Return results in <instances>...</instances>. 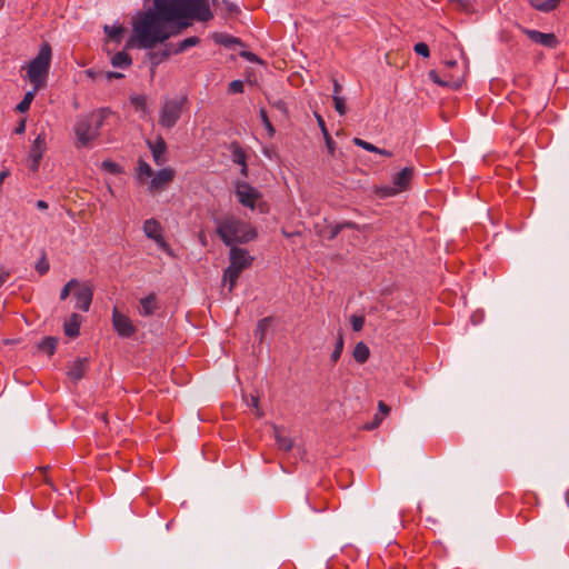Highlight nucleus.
<instances>
[{"label":"nucleus","instance_id":"1","mask_svg":"<svg viewBox=\"0 0 569 569\" xmlns=\"http://www.w3.org/2000/svg\"><path fill=\"white\" fill-rule=\"evenodd\" d=\"M213 18L209 0H153L152 8L137 14L132 42L139 49H153L197 22Z\"/></svg>","mask_w":569,"mask_h":569},{"label":"nucleus","instance_id":"2","mask_svg":"<svg viewBox=\"0 0 569 569\" xmlns=\"http://www.w3.org/2000/svg\"><path fill=\"white\" fill-rule=\"evenodd\" d=\"M112 114L109 108H99L87 114H79L73 124L76 134V147L89 148L91 143L100 136V130L104 121Z\"/></svg>","mask_w":569,"mask_h":569},{"label":"nucleus","instance_id":"3","mask_svg":"<svg viewBox=\"0 0 569 569\" xmlns=\"http://www.w3.org/2000/svg\"><path fill=\"white\" fill-rule=\"evenodd\" d=\"M216 231L226 246L247 243L257 236L256 229L234 216L216 219Z\"/></svg>","mask_w":569,"mask_h":569},{"label":"nucleus","instance_id":"4","mask_svg":"<svg viewBox=\"0 0 569 569\" xmlns=\"http://www.w3.org/2000/svg\"><path fill=\"white\" fill-rule=\"evenodd\" d=\"M51 56L50 44L43 43L38 54L28 64L27 77L32 87H34V90H40L46 84L51 64Z\"/></svg>","mask_w":569,"mask_h":569},{"label":"nucleus","instance_id":"5","mask_svg":"<svg viewBox=\"0 0 569 569\" xmlns=\"http://www.w3.org/2000/svg\"><path fill=\"white\" fill-rule=\"evenodd\" d=\"M252 260L253 258L246 249L231 247L230 264L223 273L224 282H229V291L234 288L240 273L251 266Z\"/></svg>","mask_w":569,"mask_h":569},{"label":"nucleus","instance_id":"6","mask_svg":"<svg viewBox=\"0 0 569 569\" xmlns=\"http://www.w3.org/2000/svg\"><path fill=\"white\" fill-rule=\"evenodd\" d=\"M187 96L166 99L160 109L159 124L166 129L173 128L180 120L183 111L187 109Z\"/></svg>","mask_w":569,"mask_h":569},{"label":"nucleus","instance_id":"7","mask_svg":"<svg viewBox=\"0 0 569 569\" xmlns=\"http://www.w3.org/2000/svg\"><path fill=\"white\" fill-rule=\"evenodd\" d=\"M413 176V168L406 167L395 174L392 186H387L381 189L383 197H392L399 192L407 190Z\"/></svg>","mask_w":569,"mask_h":569},{"label":"nucleus","instance_id":"8","mask_svg":"<svg viewBox=\"0 0 569 569\" xmlns=\"http://www.w3.org/2000/svg\"><path fill=\"white\" fill-rule=\"evenodd\" d=\"M47 151V136L44 131H41L37 134L33 140L28 156L29 169L32 172H37L39 170L41 160L43 158L44 152Z\"/></svg>","mask_w":569,"mask_h":569},{"label":"nucleus","instance_id":"9","mask_svg":"<svg viewBox=\"0 0 569 569\" xmlns=\"http://www.w3.org/2000/svg\"><path fill=\"white\" fill-rule=\"evenodd\" d=\"M112 326L117 333L122 338H130L137 331L131 319L127 315L121 313L116 307L112 311Z\"/></svg>","mask_w":569,"mask_h":569},{"label":"nucleus","instance_id":"10","mask_svg":"<svg viewBox=\"0 0 569 569\" xmlns=\"http://www.w3.org/2000/svg\"><path fill=\"white\" fill-rule=\"evenodd\" d=\"M236 196L242 206L250 209L254 208L257 200L260 198L259 191L244 181L236 183Z\"/></svg>","mask_w":569,"mask_h":569},{"label":"nucleus","instance_id":"11","mask_svg":"<svg viewBox=\"0 0 569 569\" xmlns=\"http://www.w3.org/2000/svg\"><path fill=\"white\" fill-rule=\"evenodd\" d=\"M143 232L149 239H152L162 251H170V247L162 236V227L156 219L151 218L144 221Z\"/></svg>","mask_w":569,"mask_h":569},{"label":"nucleus","instance_id":"12","mask_svg":"<svg viewBox=\"0 0 569 569\" xmlns=\"http://www.w3.org/2000/svg\"><path fill=\"white\" fill-rule=\"evenodd\" d=\"M76 297V308L87 312L90 309L92 298H93V289L88 282H80L74 290Z\"/></svg>","mask_w":569,"mask_h":569},{"label":"nucleus","instance_id":"13","mask_svg":"<svg viewBox=\"0 0 569 569\" xmlns=\"http://www.w3.org/2000/svg\"><path fill=\"white\" fill-rule=\"evenodd\" d=\"M522 32L535 43L541 44L546 48H556L558 39L553 33H543L538 30L523 28Z\"/></svg>","mask_w":569,"mask_h":569},{"label":"nucleus","instance_id":"14","mask_svg":"<svg viewBox=\"0 0 569 569\" xmlns=\"http://www.w3.org/2000/svg\"><path fill=\"white\" fill-rule=\"evenodd\" d=\"M174 178V170L171 168H163L159 170L150 181L149 188L151 191H157L167 187Z\"/></svg>","mask_w":569,"mask_h":569},{"label":"nucleus","instance_id":"15","mask_svg":"<svg viewBox=\"0 0 569 569\" xmlns=\"http://www.w3.org/2000/svg\"><path fill=\"white\" fill-rule=\"evenodd\" d=\"M148 146L151 150L153 161L157 166L166 163L167 144L162 138H158L154 142L148 141Z\"/></svg>","mask_w":569,"mask_h":569},{"label":"nucleus","instance_id":"16","mask_svg":"<svg viewBox=\"0 0 569 569\" xmlns=\"http://www.w3.org/2000/svg\"><path fill=\"white\" fill-rule=\"evenodd\" d=\"M231 159L234 163L241 167L240 173L243 177L248 176L247 153L244 149L237 142L231 143Z\"/></svg>","mask_w":569,"mask_h":569},{"label":"nucleus","instance_id":"17","mask_svg":"<svg viewBox=\"0 0 569 569\" xmlns=\"http://www.w3.org/2000/svg\"><path fill=\"white\" fill-rule=\"evenodd\" d=\"M88 369V359L87 358H79L72 362V365L69 367L68 376L70 379L78 381L82 379L87 372Z\"/></svg>","mask_w":569,"mask_h":569},{"label":"nucleus","instance_id":"18","mask_svg":"<svg viewBox=\"0 0 569 569\" xmlns=\"http://www.w3.org/2000/svg\"><path fill=\"white\" fill-rule=\"evenodd\" d=\"M157 308V298L154 293H150L140 300L139 312L141 316L149 317L156 312Z\"/></svg>","mask_w":569,"mask_h":569},{"label":"nucleus","instance_id":"19","mask_svg":"<svg viewBox=\"0 0 569 569\" xmlns=\"http://www.w3.org/2000/svg\"><path fill=\"white\" fill-rule=\"evenodd\" d=\"M561 0H529V4L541 12H550L555 10Z\"/></svg>","mask_w":569,"mask_h":569},{"label":"nucleus","instance_id":"20","mask_svg":"<svg viewBox=\"0 0 569 569\" xmlns=\"http://www.w3.org/2000/svg\"><path fill=\"white\" fill-rule=\"evenodd\" d=\"M80 317L77 313L71 315L70 319L64 323V333L70 338L79 336Z\"/></svg>","mask_w":569,"mask_h":569},{"label":"nucleus","instance_id":"21","mask_svg":"<svg viewBox=\"0 0 569 569\" xmlns=\"http://www.w3.org/2000/svg\"><path fill=\"white\" fill-rule=\"evenodd\" d=\"M352 356H353V359L358 363H361V365L365 363L369 359V356H370L369 347L362 341L358 342L355 346Z\"/></svg>","mask_w":569,"mask_h":569},{"label":"nucleus","instance_id":"22","mask_svg":"<svg viewBox=\"0 0 569 569\" xmlns=\"http://www.w3.org/2000/svg\"><path fill=\"white\" fill-rule=\"evenodd\" d=\"M132 63L131 57L126 51H119L111 58V64L114 68L126 69Z\"/></svg>","mask_w":569,"mask_h":569},{"label":"nucleus","instance_id":"23","mask_svg":"<svg viewBox=\"0 0 569 569\" xmlns=\"http://www.w3.org/2000/svg\"><path fill=\"white\" fill-rule=\"evenodd\" d=\"M200 42V39L196 36L189 37L180 42H178L173 49H170L172 54H179L186 51L187 49L197 46Z\"/></svg>","mask_w":569,"mask_h":569},{"label":"nucleus","instance_id":"24","mask_svg":"<svg viewBox=\"0 0 569 569\" xmlns=\"http://www.w3.org/2000/svg\"><path fill=\"white\" fill-rule=\"evenodd\" d=\"M276 441L279 449L283 451H289L293 447L292 439L289 436L282 433L279 429H276Z\"/></svg>","mask_w":569,"mask_h":569},{"label":"nucleus","instance_id":"25","mask_svg":"<svg viewBox=\"0 0 569 569\" xmlns=\"http://www.w3.org/2000/svg\"><path fill=\"white\" fill-rule=\"evenodd\" d=\"M39 90H32V91H28L23 99L17 104L16 109L18 112H21V113H24L27 112L29 109H30V106L34 99V96L36 93L38 92Z\"/></svg>","mask_w":569,"mask_h":569},{"label":"nucleus","instance_id":"26","mask_svg":"<svg viewBox=\"0 0 569 569\" xmlns=\"http://www.w3.org/2000/svg\"><path fill=\"white\" fill-rule=\"evenodd\" d=\"M343 346H345L343 333L341 330H339L333 351L330 356V359L333 363H336L340 359L341 353L343 351Z\"/></svg>","mask_w":569,"mask_h":569},{"label":"nucleus","instance_id":"27","mask_svg":"<svg viewBox=\"0 0 569 569\" xmlns=\"http://www.w3.org/2000/svg\"><path fill=\"white\" fill-rule=\"evenodd\" d=\"M152 176V169L149 163L143 161L142 159H139L138 161V177L140 180H144L147 178H150Z\"/></svg>","mask_w":569,"mask_h":569},{"label":"nucleus","instance_id":"28","mask_svg":"<svg viewBox=\"0 0 569 569\" xmlns=\"http://www.w3.org/2000/svg\"><path fill=\"white\" fill-rule=\"evenodd\" d=\"M104 32L110 39L119 41L122 37L123 28L121 26H104Z\"/></svg>","mask_w":569,"mask_h":569},{"label":"nucleus","instance_id":"29","mask_svg":"<svg viewBox=\"0 0 569 569\" xmlns=\"http://www.w3.org/2000/svg\"><path fill=\"white\" fill-rule=\"evenodd\" d=\"M170 54H172L170 49H166L161 52H151L150 60L153 66L159 64L162 60L167 59Z\"/></svg>","mask_w":569,"mask_h":569},{"label":"nucleus","instance_id":"30","mask_svg":"<svg viewBox=\"0 0 569 569\" xmlns=\"http://www.w3.org/2000/svg\"><path fill=\"white\" fill-rule=\"evenodd\" d=\"M77 286H79V281L77 279H71L68 281L60 292V300H66L70 292L76 290Z\"/></svg>","mask_w":569,"mask_h":569},{"label":"nucleus","instance_id":"31","mask_svg":"<svg viewBox=\"0 0 569 569\" xmlns=\"http://www.w3.org/2000/svg\"><path fill=\"white\" fill-rule=\"evenodd\" d=\"M270 320L268 318H263L258 322L256 336L258 337L259 341L262 342L266 331L268 330Z\"/></svg>","mask_w":569,"mask_h":569},{"label":"nucleus","instance_id":"32","mask_svg":"<svg viewBox=\"0 0 569 569\" xmlns=\"http://www.w3.org/2000/svg\"><path fill=\"white\" fill-rule=\"evenodd\" d=\"M332 100H333V103H335V109L336 111L340 114V116H343L346 112H347V106H346V100L343 97L341 96H337V94H333L332 96Z\"/></svg>","mask_w":569,"mask_h":569},{"label":"nucleus","instance_id":"33","mask_svg":"<svg viewBox=\"0 0 569 569\" xmlns=\"http://www.w3.org/2000/svg\"><path fill=\"white\" fill-rule=\"evenodd\" d=\"M130 102L134 106L137 110L146 111L147 101L143 96L134 94L130 97Z\"/></svg>","mask_w":569,"mask_h":569},{"label":"nucleus","instance_id":"34","mask_svg":"<svg viewBox=\"0 0 569 569\" xmlns=\"http://www.w3.org/2000/svg\"><path fill=\"white\" fill-rule=\"evenodd\" d=\"M216 41L220 44H223L226 47H231L232 44H236V43H239V39L232 37V36H229V34H219L217 38H216Z\"/></svg>","mask_w":569,"mask_h":569},{"label":"nucleus","instance_id":"35","mask_svg":"<svg viewBox=\"0 0 569 569\" xmlns=\"http://www.w3.org/2000/svg\"><path fill=\"white\" fill-rule=\"evenodd\" d=\"M259 113H260V119H261V121H262V123H263L264 128L267 129V131H268L269 136H270V137H271V136H273V133H274V128H273L272 123H271V122H270V120H269V117H268V114H267V111H266L264 109H260V112H259Z\"/></svg>","mask_w":569,"mask_h":569},{"label":"nucleus","instance_id":"36","mask_svg":"<svg viewBox=\"0 0 569 569\" xmlns=\"http://www.w3.org/2000/svg\"><path fill=\"white\" fill-rule=\"evenodd\" d=\"M350 323L355 331H357V332L361 331L365 326V317L358 316V315H352L350 317Z\"/></svg>","mask_w":569,"mask_h":569},{"label":"nucleus","instance_id":"37","mask_svg":"<svg viewBox=\"0 0 569 569\" xmlns=\"http://www.w3.org/2000/svg\"><path fill=\"white\" fill-rule=\"evenodd\" d=\"M56 347H57V339L51 338V337L46 338L41 343V348L44 351L49 352L50 355H52L54 352Z\"/></svg>","mask_w":569,"mask_h":569},{"label":"nucleus","instance_id":"38","mask_svg":"<svg viewBox=\"0 0 569 569\" xmlns=\"http://www.w3.org/2000/svg\"><path fill=\"white\" fill-rule=\"evenodd\" d=\"M413 50L417 54L422 56L423 58H429L430 50L427 43L418 42L415 44Z\"/></svg>","mask_w":569,"mask_h":569},{"label":"nucleus","instance_id":"39","mask_svg":"<svg viewBox=\"0 0 569 569\" xmlns=\"http://www.w3.org/2000/svg\"><path fill=\"white\" fill-rule=\"evenodd\" d=\"M353 143L369 152H376L378 150V147L373 146L372 143L365 141L360 138H355Z\"/></svg>","mask_w":569,"mask_h":569},{"label":"nucleus","instance_id":"40","mask_svg":"<svg viewBox=\"0 0 569 569\" xmlns=\"http://www.w3.org/2000/svg\"><path fill=\"white\" fill-rule=\"evenodd\" d=\"M243 82L241 80H233L229 83V91L232 93L243 92Z\"/></svg>","mask_w":569,"mask_h":569},{"label":"nucleus","instance_id":"41","mask_svg":"<svg viewBox=\"0 0 569 569\" xmlns=\"http://www.w3.org/2000/svg\"><path fill=\"white\" fill-rule=\"evenodd\" d=\"M36 270L40 273V274H44L48 272L49 270V262L48 260L46 259V257H42L36 264Z\"/></svg>","mask_w":569,"mask_h":569},{"label":"nucleus","instance_id":"42","mask_svg":"<svg viewBox=\"0 0 569 569\" xmlns=\"http://www.w3.org/2000/svg\"><path fill=\"white\" fill-rule=\"evenodd\" d=\"M382 419H383V418H382V417H380V415H379V413H376V415H375V417H373V419H372V421L367 422V423L363 426V428H365L366 430H373V429H376L377 427H379V426H380V423H381Z\"/></svg>","mask_w":569,"mask_h":569},{"label":"nucleus","instance_id":"43","mask_svg":"<svg viewBox=\"0 0 569 569\" xmlns=\"http://www.w3.org/2000/svg\"><path fill=\"white\" fill-rule=\"evenodd\" d=\"M378 409H379L378 413L382 418H385L390 412L389 406H387L383 401H379Z\"/></svg>","mask_w":569,"mask_h":569},{"label":"nucleus","instance_id":"44","mask_svg":"<svg viewBox=\"0 0 569 569\" xmlns=\"http://www.w3.org/2000/svg\"><path fill=\"white\" fill-rule=\"evenodd\" d=\"M429 77H430V79H431L435 83H438V84H440V86H448V84H449V83H448V81H442V80L440 79V77L438 76V73H437L436 71H433V70L429 72Z\"/></svg>","mask_w":569,"mask_h":569},{"label":"nucleus","instance_id":"45","mask_svg":"<svg viewBox=\"0 0 569 569\" xmlns=\"http://www.w3.org/2000/svg\"><path fill=\"white\" fill-rule=\"evenodd\" d=\"M102 167L112 173L118 172V164H116L114 162L103 161Z\"/></svg>","mask_w":569,"mask_h":569},{"label":"nucleus","instance_id":"46","mask_svg":"<svg viewBox=\"0 0 569 569\" xmlns=\"http://www.w3.org/2000/svg\"><path fill=\"white\" fill-rule=\"evenodd\" d=\"M325 142H326L328 151L330 153H333V151H335V141H333V139L331 137H328V139Z\"/></svg>","mask_w":569,"mask_h":569},{"label":"nucleus","instance_id":"47","mask_svg":"<svg viewBox=\"0 0 569 569\" xmlns=\"http://www.w3.org/2000/svg\"><path fill=\"white\" fill-rule=\"evenodd\" d=\"M342 91V86L338 82V80L333 79V94L340 96Z\"/></svg>","mask_w":569,"mask_h":569},{"label":"nucleus","instance_id":"48","mask_svg":"<svg viewBox=\"0 0 569 569\" xmlns=\"http://www.w3.org/2000/svg\"><path fill=\"white\" fill-rule=\"evenodd\" d=\"M315 116H316V119H317L320 130H325V128H327V127H326V122H325L322 116L319 113H315Z\"/></svg>","mask_w":569,"mask_h":569},{"label":"nucleus","instance_id":"49","mask_svg":"<svg viewBox=\"0 0 569 569\" xmlns=\"http://www.w3.org/2000/svg\"><path fill=\"white\" fill-rule=\"evenodd\" d=\"M24 130H26V121H24V120H22V121L18 124V127L14 129V132H16L17 134H21V133H23V132H24Z\"/></svg>","mask_w":569,"mask_h":569},{"label":"nucleus","instance_id":"50","mask_svg":"<svg viewBox=\"0 0 569 569\" xmlns=\"http://www.w3.org/2000/svg\"><path fill=\"white\" fill-rule=\"evenodd\" d=\"M107 78L108 79H120V78H123V74L120 72L109 71V72H107Z\"/></svg>","mask_w":569,"mask_h":569},{"label":"nucleus","instance_id":"51","mask_svg":"<svg viewBox=\"0 0 569 569\" xmlns=\"http://www.w3.org/2000/svg\"><path fill=\"white\" fill-rule=\"evenodd\" d=\"M36 207L39 210H47L49 206H48V202H46L44 200H38L36 203Z\"/></svg>","mask_w":569,"mask_h":569},{"label":"nucleus","instance_id":"52","mask_svg":"<svg viewBox=\"0 0 569 569\" xmlns=\"http://www.w3.org/2000/svg\"><path fill=\"white\" fill-rule=\"evenodd\" d=\"M376 153H379V154L385 156V157H391V156H392V152H391V151L386 150V149H380V148H378V150L376 151Z\"/></svg>","mask_w":569,"mask_h":569},{"label":"nucleus","instance_id":"53","mask_svg":"<svg viewBox=\"0 0 569 569\" xmlns=\"http://www.w3.org/2000/svg\"><path fill=\"white\" fill-rule=\"evenodd\" d=\"M250 405L251 407H253L256 410H258V402H259V399L258 397H254V396H251V399H250Z\"/></svg>","mask_w":569,"mask_h":569},{"label":"nucleus","instance_id":"54","mask_svg":"<svg viewBox=\"0 0 569 569\" xmlns=\"http://www.w3.org/2000/svg\"><path fill=\"white\" fill-rule=\"evenodd\" d=\"M9 274L4 272H0V288L3 286V283L7 281Z\"/></svg>","mask_w":569,"mask_h":569},{"label":"nucleus","instance_id":"55","mask_svg":"<svg viewBox=\"0 0 569 569\" xmlns=\"http://www.w3.org/2000/svg\"><path fill=\"white\" fill-rule=\"evenodd\" d=\"M9 171L4 170L0 172V184L4 181V179L9 176Z\"/></svg>","mask_w":569,"mask_h":569},{"label":"nucleus","instance_id":"56","mask_svg":"<svg viewBox=\"0 0 569 569\" xmlns=\"http://www.w3.org/2000/svg\"><path fill=\"white\" fill-rule=\"evenodd\" d=\"M451 2H455L461 7H466L467 6V0H450Z\"/></svg>","mask_w":569,"mask_h":569},{"label":"nucleus","instance_id":"57","mask_svg":"<svg viewBox=\"0 0 569 569\" xmlns=\"http://www.w3.org/2000/svg\"><path fill=\"white\" fill-rule=\"evenodd\" d=\"M321 132L323 134L325 141L328 139V137H331L327 128H325V130H321Z\"/></svg>","mask_w":569,"mask_h":569},{"label":"nucleus","instance_id":"58","mask_svg":"<svg viewBox=\"0 0 569 569\" xmlns=\"http://www.w3.org/2000/svg\"><path fill=\"white\" fill-rule=\"evenodd\" d=\"M321 132L323 134L325 141L328 139V137H331L327 128H325V130H321Z\"/></svg>","mask_w":569,"mask_h":569}]
</instances>
